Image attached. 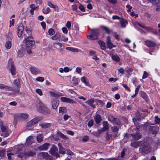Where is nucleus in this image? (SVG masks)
Returning <instances> with one entry per match:
<instances>
[{
	"label": "nucleus",
	"mask_w": 160,
	"mask_h": 160,
	"mask_svg": "<svg viewBox=\"0 0 160 160\" xmlns=\"http://www.w3.org/2000/svg\"><path fill=\"white\" fill-rule=\"evenodd\" d=\"M60 40L61 42L62 41L66 42L68 40V39L67 37H66L65 36H62V37H61Z\"/></svg>",
	"instance_id": "obj_56"
},
{
	"label": "nucleus",
	"mask_w": 160,
	"mask_h": 160,
	"mask_svg": "<svg viewBox=\"0 0 160 160\" xmlns=\"http://www.w3.org/2000/svg\"><path fill=\"white\" fill-rule=\"evenodd\" d=\"M94 120L95 121L97 124L99 123L101 120V117L100 115L98 114L96 115L95 116Z\"/></svg>",
	"instance_id": "obj_37"
},
{
	"label": "nucleus",
	"mask_w": 160,
	"mask_h": 160,
	"mask_svg": "<svg viewBox=\"0 0 160 160\" xmlns=\"http://www.w3.org/2000/svg\"><path fill=\"white\" fill-rule=\"evenodd\" d=\"M30 69L31 72L32 74L36 75L40 73V70L36 68L31 67Z\"/></svg>",
	"instance_id": "obj_17"
},
{
	"label": "nucleus",
	"mask_w": 160,
	"mask_h": 160,
	"mask_svg": "<svg viewBox=\"0 0 160 160\" xmlns=\"http://www.w3.org/2000/svg\"><path fill=\"white\" fill-rule=\"evenodd\" d=\"M40 112L42 113L48 114L50 113V111L49 109L47 107L44 106L42 109L41 111Z\"/></svg>",
	"instance_id": "obj_31"
},
{
	"label": "nucleus",
	"mask_w": 160,
	"mask_h": 160,
	"mask_svg": "<svg viewBox=\"0 0 160 160\" xmlns=\"http://www.w3.org/2000/svg\"><path fill=\"white\" fill-rule=\"evenodd\" d=\"M58 146L59 148V152L62 154L65 153V149L62 147L61 143H59L58 144Z\"/></svg>",
	"instance_id": "obj_28"
},
{
	"label": "nucleus",
	"mask_w": 160,
	"mask_h": 160,
	"mask_svg": "<svg viewBox=\"0 0 160 160\" xmlns=\"http://www.w3.org/2000/svg\"><path fill=\"white\" fill-rule=\"evenodd\" d=\"M106 43L108 47L110 49H111L113 47H116L115 45H113L111 42L110 38L109 36H108L107 37Z\"/></svg>",
	"instance_id": "obj_12"
},
{
	"label": "nucleus",
	"mask_w": 160,
	"mask_h": 160,
	"mask_svg": "<svg viewBox=\"0 0 160 160\" xmlns=\"http://www.w3.org/2000/svg\"><path fill=\"white\" fill-rule=\"evenodd\" d=\"M131 143V146L135 148H137L138 146H140L142 141H139L138 142L134 141V140L132 141Z\"/></svg>",
	"instance_id": "obj_18"
},
{
	"label": "nucleus",
	"mask_w": 160,
	"mask_h": 160,
	"mask_svg": "<svg viewBox=\"0 0 160 160\" xmlns=\"http://www.w3.org/2000/svg\"><path fill=\"white\" fill-rule=\"evenodd\" d=\"M81 81L84 83L85 85L87 86H89V84L88 82L87 81L86 78L84 77H83L81 78Z\"/></svg>",
	"instance_id": "obj_43"
},
{
	"label": "nucleus",
	"mask_w": 160,
	"mask_h": 160,
	"mask_svg": "<svg viewBox=\"0 0 160 160\" xmlns=\"http://www.w3.org/2000/svg\"><path fill=\"white\" fill-rule=\"evenodd\" d=\"M49 155L47 153L45 152H42L38 154V156L40 157V158H46L49 156Z\"/></svg>",
	"instance_id": "obj_29"
},
{
	"label": "nucleus",
	"mask_w": 160,
	"mask_h": 160,
	"mask_svg": "<svg viewBox=\"0 0 160 160\" xmlns=\"http://www.w3.org/2000/svg\"><path fill=\"white\" fill-rule=\"evenodd\" d=\"M58 151V149L56 146L53 145L50 149L49 152L52 155H54Z\"/></svg>",
	"instance_id": "obj_15"
},
{
	"label": "nucleus",
	"mask_w": 160,
	"mask_h": 160,
	"mask_svg": "<svg viewBox=\"0 0 160 160\" xmlns=\"http://www.w3.org/2000/svg\"><path fill=\"white\" fill-rule=\"evenodd\" d=\"M36 92L40 96L42 95V91L40 89H37L36 90Z\"/></svg>",
	"instance_id": "obj_61"
},
{
	"label": "nucleus",
	"mask_w": 160,
	"mask_h": 160,
	"mask_svg": "<svg viewBox=\"0 0 160 160\" xmlns=\"http://www.w3.org/2000/svg\"><path fill=\"white\" fill-rule=\"evenodd\" d=\"M80 81L79 79L78 78L73 77L71 81V83L74 85L76 86L78 84V82Z\"/></svg>",
	"instance_id": "obj_27"
},
{
	"label": "nucleus",
	"mask_w": 160,
	"mask_h": 160,
	"mask_svg": "<svg viewBox=\"0 0 160 160\" xmlns=\"http://www.w3.org/2000/svg\"><path fill=\"white\" fill-rule=\"evenodd\" d=\"M110 55H111V57L113 60L117 62H119L120 61V58L117 55H113L112 53L111 54H110Z\"/></svg>",
	"instance_id": "obj_41"
},
{
	"label": "nucleus",
	"mask_w": 160,
	"mask_h": 160,
	"mask_svg": "<svg viewBox=\"0 0 160 160\" xmlns=\"http://www.w3.org/2000/svg\"><path fill=\"white\" fill-rule=\"evenodd\" d=\"M42 119V117L39 116L35 117L27 123V126L28 127H32L40 121Z\"/></svg>",
	"instance_id": "obj_5"
},
{
	"label": "nucleus",
	"mask_w": 160,
	"mask_h": 160,
	"mask_svg": "<svg viewBox=\"0 0 160 160\" xmlns=\"http://www.w3.org/2000/svg\"><path fill=\"white\" fill-rule=\"evenodd\" d=\"M50 144L48 143H45L42 145L38 147L37 149L40 151L46 150L49 146Z\"/></svg>",
	"instance_id": "obj_8"
},
{
	"label": "nucleus",
	"mask_w": 160,
	"mask_h": 160,
	"mask_svg": "<svg viewBox=\"0 0 160 160\" xmlns=\"http://www.w3.org/2000/svg\"><path fill=\"white\" fill-rule=\"evenodd\" d=\"M18 117L19 118H20L23 119H27L28 118V115L27 114L22 113H21V114H19L18 115Z\"/></svg>",
	"instance_id": "obj_39"
},
{
	"label": "nucleus",
	"mask_w": 160,
	"mask_h": 160,
	"mask_svg": "<svg viewBox=\"0 0 160 160\" xmlns=\"http://www.w3.org/2000/svg\"><path fill=\"white\" fill-rule=\"evenodd\" d=\"M95 100L93 98L90 99L85 102L86 103L89 105L90 106L93 108H95V106L93 104Z\"/></svg>",
	"instance_id": "obj_14"
},
{
	"label": "nucleus",
	"mask_w": 160,
	"mask_h": 160,
	"mask_svg": "<svg viewBox=\"0 0 160 160\" xmlns=\"http://www.w3.org/2000/svg\"><path fill=\"white\" fill-rule=\"evenodd\" d=\"M43 139L42 134H38L37 137V140L38 142H42Z\"/></svg>",
	"instance_id": "obj_36"
},
{
	"label": "nucleus",
	"mask_w": 160,
	"mask_h": 160,
	"mask_svg": "<svg viewBox=\"0 0 160 160\" xmlns=\"http://www.w3.org/2000/svg\"><path fill=\"white\" fill-rule=\"evenodd\" d=\"M31 47H27L26 48V50L27 53L28 54H31L32 52V51L31 50Z\"/></svg>",
	"instance_id": "obj_59"
},
{
	"label": "nucleus",
	"mask_w": 160,
	"mask_h": 160,
	"mask_svg": "<svg viewBox=\"0 0 160 160\" xmlns=\"http://www.w3.org/2000/svg\"><path fill=\"white\" fill-rule=\"evenodd\" d=\"M13 84L17 87V88L14 89L13 88V92L14 94L17 93L19 94L20 88V84L19 79H16L13 81Z\"/></svg>",
	"instance_id": "obj_7"
},
{
	"label": "nucleus",
	"mask_w": 160,
	"mask_h": 160,
	"mask_svg": "<svg viewBox=\"0 0 160 160\" xmlns=\"http://www.w3.org/2000/svg\"><path fill=\"white\" fill-rule=\"evenodd\" d=\"M101 130H98L97 132H93L91 133L92 135L96 137H98L99 136L101 133Z\"/></svg>",
	"instance_id": "obj_42"
},
{
	"label": "nucleus",
	"mask_w": 160,
	"mask_h": 160,
	"mask_svg": "<svg viewBox=\"0 0 160 160\" xmlns=\"http://www.w3.org/2000/svg\"><path fill=\"white\" fill-rule=\"evenodd\" d=\"M12 131L10 130H8L7 131H5L4 132H2L1 133V136H3L4 137H7L9 136V135L11 133Z\"/></svg>",
	"instance_id": "obj_30"
},
{
	"label": "nucleus",
	"mask_w": 160,
	"mask_h": 160,
	"mask_svg": "<svg viewBox=\"0 0 160 160\" xmlns=\"http://www.w3.org/2000/svg\"><path fill=\"white\" fill-rule=\"evenodd\" d=\"M140 95L145 100L146 102H148V99L147 97V96L145 93L142 91L140 92Z\"/></svg>",
	"instance_id": "obj_40"
},
{
	"label": "nucleus",
	"mask_w": 160,
	"mask_h": 160,
	"mask_svg": "<svg viewBox=\"0 0 160 160\" xmlns=\"http://www.w3.org/2000/svg\"><path fill=\"white\" fill-rule=\"evenodd\" d=\"M39 125L42 128H46L50 127L51 126V123H40Z\"/></svg>",
	"instance_id": "obj_26"
},
{
	"label": "nucleus",
	"mask_w": 160,
	"mask_h": 160,
	"mask_svg": "<svg viewBox=\"0 0 160 160\" xmlns=\"http://www.w3.org/2000/svg\"><path fill=\"white\" fill-rule=\"evenodd\" d=\"M151 151L150 144L147 139H145L142 141L139 151L142 154H147Z\"/></svg>",
	"instance_id": "obj_1"
},
{
	"label": "nucleus",
	"mask_w": 160,
	"mask_h": 160,
	"mask_svg": "<svg viewBox=\"0 0 160 160\" xmlns=\"http://www.w3.org/2000/svg\"><path fill=\"white\" fill-rule=\"evenodd\" d=\"M72 8L73 11H76L77 12L78 8L76 5H72Z\"/></svg>",
	"instance_id": "obj_64"
},
{
	"label": "nucleus",
	"mask_w": 160,
	"mask_h": 160,
	"mask_svg": "<svg viewBox=\"0 0 160 160\" xmlns=\"http://www.w3.org/2000/svg\"><path fill=\"white\" fill-rule=\"evenodd\" d=\"M48 5L50 7L54 8V10L57 11V12H58L59 10V8L58 6L54 5L52 4L51 3V2H48Z\"/></svg>",
	"instance_id": "obj_34"
},
{
	"label": "nucleus",
	"mask_w": 160,
	"mask_h": 160,
	"mask_svg": "<svg viewBox=\"0 0 160 160\" xmlns=\"http://www.w3.org/2000/svg\"><path fill=\"white\" fill-rule=\"evenodd\" d=\"M1 129L2 132H4L5 131L9 130L8 127L4 126L3 124L2 121H1L0 124Z\"/></svg>",
	"instance_id": "obj_21"
},
{
	"label": "nucleus",
	"mask_w": 160,
	"mask_h": 160,
	"mask_svg": "<svg viewBox=\"0 0 160 160\" xmlns=\"http://www.w3.org/2000/svg\"><path fill=\"white\" fill-rule=\"evenodd\" d=\"M6 91H12L13 92V88L12 87H9L6 85L4 89Z\"/></svg>",
	"instance_id": "obj_52"
},
{
	"label": "nucleus",
	"mask_w": 160,
	"mask_h": 160,
	"mask_svg": "<svg viewBox=\"0 0 160 160\" xmlns=\"http://www.w3.org/2000/svg\"><path fill=\"white\" fill-rule=\"evenodd\" d=\"M55 44H56L60 46V50L61 51H62L65 48L64 46H63L62 44L61 43H60L59 42H57L53 43L54 45Z\"/></svg>",
	"instance_id": "obj_49"
},
{
	"label": "nucleus",
	"mask_w": 160,
	"mask_h": 160,
	"mask_svg": "<svg viewBox=\"0 0 160 160\" xmlns=\"http://www.w3.org/2000/svg\"><path fill=\"white\" fill-rule=\"evenodd\" d=\"M48 32L50 35H52L55 33L54 30L52 28L48 30Z\"/></svg>",
	"instance_id": "obj_54"
},
{
	"label": "nucleus",
	"mask_w": 160,
	"mask_h": 160,
	"mask_svg": "<svg viewBox=\"0 0 160 160\" xmlns=\"http://www.w3.org/2000/svg\"><path fill=\"white\" fill-rule=\"evenodd\" d=\"M146 45L148 47H152L155 46L156 44L153 42L148 40L145 42Z\"/></svg>",
	"instance_id": "obj_19"
},
{
	"label": "nucleus",
	"mask_w": 160,
	"mask_h": 160,
	"mask_svg": "<svg viewBox=\"0 0 160 160\" xmlns=\"http://www.w3.org/2000/svg\"><path fill=\"white\" fill-rule=\"evenodd\" d=\"M25 52L24 48L22 47L18 51L17 53V56L19 58L22 57L25 54Z\"/></svg>",
	"instance_id": "obj_10"
},
{
	"label": "nucleus",
	"mask_w": 160,
	"mask_h": 160,
	"mask_svg": "<svg viewBox=\"0 0 160 160\" xmlns=\"http://www.w3.org/2000/svg\"><path fill=\"white\" fill-rule=\"evenodd\" d=\"M112 135L111 134H109L108 132H107L106 133V138L107 140H109L112 139Z\"/></svg>",
	"instance_id": "obj_48"
},
{
	"label": "nucleus",
	"mask_w": 160,
	"mask_h": 160,
	"mask_svg": "<svg viewBox=\"0 0 160 160\" xmlns=\"http://www.w3.org/2000/svg\"><path fill=\"white\" fill-rule=\"evenodd\" d=\"M111 130L114 133H117L115 134L114 137H118V135H117V133L118 132L119 128L116 126H114L111 127Z\"/></svg>",
	"instance_id": "obj_32"
},
{
	"label": "nucleus",
	"mask_w": 160,
	"mask_h": 160,
	"mask_svg": "<svg viewBox=\"0 0 160 160\" xmlns=\"http://www.w3.org/2000/svg\"><path fill=\"white\" fill-rule=\"evenodd\" d=\"M113 123L118 125H119L120 123V122L119 120L117 118H115L114 122H112Z\"/></svg>",
	"instance_id": "obj_53"
},
{
	"label": "nucleus",
	"mask_w": 160,
	"mask_h": 160,
	"mask_svg": "<svg viewBox=\"0 0 160 160\" xmlns=\"http://www.w3.org/2000/svg\"><path fill=\"white\" fill-rule=\"evenodd\" d=\"M103 128H102L101 132H104L108 130V124L107 122H103Z\"/></svg>",
	"instance_id": "obj_20"
},
{
	"label": "nucleus",
	"mask_w": 160,
	"mask_h": 160,
	"mask_svg": "<svg viewBox=\"0 0 160 160\" xmlns=\"http://www.w3.org/2000/svg\"><path fill=\"white\" fill-rule=\"evenodd\" d=\"M58 135L60 136L61 138L64 139H68V137L65 135L64 134L62 133L61 132H58Z\"/></svg>",
	"instance_id": "obj_51"
},
{
	"label": "nucleus",
	"mask_w": 160,
	"mask_h": 160,
	"mask_svg": "<svg viewBox=\"0 0 160 160\" xmlns=\"http://www.w3.org/2000/svg\"><path fill=\"white\" fill-rule=\"evenodd\" d=\"M93 120L92 119H91L88 122V126L89 127L92 126L93 125Z\"/></svg>",
	"instance_id": "obj_60"
},
{
	"label": "nucleus",
	"mask_w": 160,
	"mask_h": 160,
	"mask_svg": "<svg viewBox=\"0 0 160 160\" xmlns=\"http://www.w3.org/2000/svg\"><path fill=\"white\" fill-rule=\"evenodd\" d=\"M133 138V139L132 140V141L134 140H138L140 138L142 137V135L139 133H136L135 134H131Z\"/></svg>",
	"instance_id": "obj_16"
},
{
	"label": "nucleus",
	"mask_w": 160,
	"mask_h": 160,
	"mask_svg": "<svg viewBox=\"0 0 160 160\" xmlns=\"http://www.w3.org/2000/svg\"><path fill=\"white\" fill-rule=\"evenodd\" d=\"M50 95L55 98H58L63 95L62 93L59 92H50Z\"/></svg>",
	"instance_id": "obj_22"
},
{
	"label": "nucleus",
	"mask_w": 160,
	"mask_h": 160,
	"mask_svg": "<svg viewBox=\"0 0 160 160\" xmlns=\"http://www.w3.org/2000/svg\"><path fill=\"white\" fill-rule=\"evenodd\" d=\"M25 37L24 40L26 42V45L27 47H31L32 46L34 43V41L33 40V38L30 36H28L24 34Z\"/></svg>",
	"instance_id": "obj_6"
},
{
	"label": "nucleus",
	"mask_w": 160,
	"mask_h": 160,
	"mask_svg": "<svg viewBox=\"0 0 160 160\" xmlns=\"http://www.w3.org/2000/svg\"><path fill=\"white\" fill-rule=\"evenodd\" d=\"M120 23L121 25V27L125 28L126 27V25L128 23V22L127 20L124 19H122L120 21Z\"/></svg>",
	"instance_id": "obj_33"
},
{
	"label": "nucleus",
	"mask_w": 160,
	"mask_h": 160,
	"mask_svg": "<svg viewBox=\"0 0 160 160\" xmlns=\"http://www.w3.org/2000/svg\"><path fill=\"white\" fill-rule=\"evenodd\" d=\"M66 49L73 52H78V49L72 47H67Z\"/></svg>",
	"instance_id": "obj_47"
},
{
	"label": "nucleus",
	"mask_w": 160,
	"mask_h": 160,
	"mask_svg": "<svg viewBox=\"0 0 160 160\" xmlns=\"http://www.w3.org/2000/svg\"><path fill=\"white\" fill-rule=\"evenodd\" d=\"M150 130L152 132V134L157 133L159 131V128L158 126H150L149 128Z\"/></svg>",
	"instance_id": "obj_13"
},
{
	"label": "nucleus",
	"mask_w": 160,
	"mask_h": 160,
	"mask_svg": "<svg viewBox=\"0 0 160 160\" xmlns=\"http://www.w3.org/2000/svg\"><path fill=\"white\" fill-rule=\"evenodd\" d=\"M67 109L65 107H60L59 108V113H63L66 112Z\"/></svg>",
	"instance_id": "obj_45"
},
{
	"label": "nucleus",
	"mask_w": 160,
	"mask_h": 160,
	"mask_svg": "<svg viewBox=\"0 0 160 160\" xmlns=\"http://www.w3.org/2000/svg\"><path fill=\"white\" fill-rule=\"evenodd\" d=\"M50 11V9L49 8H47L43 9L42 10L43 12L45 14H47L49 13Z\"/></svg>",
	"instance_id": "obj_50"
},
{
	"label": "nucleus",
	"mask_w": 160,
	"mask_h": 160,
	"mask_svg": "<svg viewBox=\"0 0 160 160\" xmlns=\"http://www.w3.org/2000/svg\"><path fill=\"white\" fill-rule=\"evenodd\" d=\"M115 118L112 115H109L108 116V120L112 122H114Z\"/></svg>",
	"instance_id": "obj_57"
},
{
	"label": "nucleus",
	"mask_w": 160,
	"mask_h": 160,
	"mask_svg": "<svg viewBox=\"0 0 160 160\" xmlns=\"http://www.w3.org/2000/svg\"><path fill=\"white\" fill-rule=\"evenodd\" d=\"M60 99L62 102L66 103H74L75 102L73 100L65 97H62Z\"/></svg>",
	"instance_id": "obj_11"
},
{
	"label": "nucleus",
	"mask_w": 160,
	"mask_h": 160,
	"mask_svg": "<svg viewBox=\"0 0 160 160\" xmlns=\"http://www.w3.org/2000/svg\"><path fill=\"white\" fill-rule=\"evenodd\" d=\"M61 38V35L59 33H57L54 35L51 38L52 40H56Z\"/></svg>",
	"instance_id": "obj_44"
},
{
	"label": "nucleus",
	"mask_w": 160,
	"mask_h": 160,
	"mask_svg": "<svg viewBox=\"0 0 160 160\" xmlns=\"http://www.w3.org/2000/svg\"><path fill=\"white\" fill-rule=\"evenodd\" d=\"M20 149L18 150L16 154H18V157L21 158L22 160L26 159L29 157H32L35 154V153L31 151H24L23 153H19Z\"/></svg>",
	"instance_id": "obj_2"
},
{
	"label": "nucleus",
	"mask_w": 160,
	"mask_h": 160,
	"mask_svg": "<svg viewBox=\"0 0 160 160\" xmlns=\"http://www.w3.org/2000/svg\"><path fill=\"white\" fill-rule=\"evenodd\" d=\"M102 50H105L106 48L105 43L102 41H99L98 42Z\"/></svg>",
	"instance_id": "obj_38"
},
{
	"label": "nucleus",
	"mask_w": 160,
	"mask_h": 160,
	"mask_svg": "<svg viewBox=\"0 0 160 160\" xmlns=\"http://www.w3.org/2000/svg\"><path fill=\"white\" fill-rule=\"evenodd\" d=\"M99 31L98 29H94L91 30L90 33L87 35V38L91 40H96L98 37Z\"/></svg>",
	"instance_id": "obj_3"
},
{
	"label": "nucleus",
	"mask_w": 160,
	"mask_h": 160,
	"mask_svg": "<svg viewBox=\"0 0 160 160\" xmlns=\"http://www.w3.org/2000/svg\"><path fill=\"white\" fill-rule=\"evenodd\" d=\"M8 67L10 70L11 73L12 75H14L16 74V69L14 66L13 60L10 58L8 62Z\"/></svg>",
	"instance_id": "obj_4"
},
{
	"label": "nucleus",
	"mask_w": 160,
	"mask_h": 160,
	"mask_svg": "<svg viewBox=\"0 0 160 160\" xmlns=\"http://www.w3.org/2000/svg\"><path fill=\"white\" fill-rule=\"evenodd\" d=\"M44 106V105L42 103L39 102L37 105V109L40 112Z\"/></svg>",
	"instance_id": "obj_24"
},
{
	"label": "nucleus",
	"mask_w": 160,
	"mask_h": 160,
	"mask_svg": "<svg viewBox=\"0 0 160 160\" xmlns=\"http://www.w3.org/2000/svg\"><path fill=\"white\" fill-rule=\"evenodd\" d=\"M101 28L107 34H110V30L107 27L105 26H102L101 27Z\"/></svg>",
	"instance_id": "obj_35"
},
{
	"label": "nucleus",
	"mask_w": 160,
	"mask_h": 160,
	"mask_svg": "<svg viewBox=\"0 0 160 160\" xmlns=\"http://www.w3.org/2000/svg\"><path fill=\"white\" fill-rule=\"evenodd\" d=\"M24 27L23 25L21 24L20 25L18 28V36L20 37L21 36L23 31L24 30Z\"/></svg>",
	"instance_id": "obj_9"
},
{
	"label": "nucleus",
	"mask_w": 160,
	"mask_h": 160,
	"mask_svg": "<svg viewBox=\"0 0 160 160\" xmlns=\"http://www.w3.org/2000/svg\"><path fill=\"white\" fill-rule=\"evenodd\" d=\"M149 75V74L146 71H144L143 73V75L142 77V79H145L147 78Z\"/></svg>",
	"instance_id": "obj_63"
},
{
	"label": "nucleus",
	"mask_w": 160,
	"mask_h": 160,
	"mask_svg": "<svg viewBox=\"0 0 160 160\" xmlns=\"http://www.w3.org/2000/svg\"><path fill=\"white\" fill-rule=\"evenodd\" d=\"M36 80L37 81L43 82L44 80V78L43 77H38L36 78Z\"/></svg>",
	"instance_id": "obj_62"
},
{
	"label": "nucleus",
	"mask_w": 160,
	"mask_h": 160,
	"mask_svg": "<svg viewBox=\"0 0 160 160\" xmlns=\"http://www.w3.org/2000/svg\"><path fill=\"white\" fill-rule=\"evenodd\" d=\"M5 150H1L0 151V156L2 157H4L5 156Z\"/></svg>",
	"instance_id": "obj_55"
},
{
	"label": "nucleus",
	"mask_w": 160,
	"mask_h": 160,
	"mask_svg": "<svg viewBox=\"0 0 160 160\" xmlns=\"http://www.w3.org/2000/svg\"><path fill=\"white\" fill-rule=\"evenodd\" d=\"M33 137L32 136H30L27 139L26 143L27 145H30L33 142Z\"/></svg>",
	"instance_id": "obj_25"
},
{
	"label": "nucleus",
	"mask_w": 160,
	"mask_h": 160,
	"mask_svg": "<svg viewBox=\"0 0 160 160\" xmlns=\"http://www.w3.org/2000/svg\"><path fill=\"white\" fill-rule=\"evenodd\" d=\"M11 42L9 41H7L5 45V47L7 49H10L11 47Z\"/></svg>",
	"instance_id": "obj_46"
},
{
	"label": "nucleus",
	"mask_w": 160,
	"mask_h": 160,
	"mask_svg": "<svg viewBox=\"0 0 160 160\" xmlns=\"http://www.w3.org/2000/svg\"><path fill=\"white\" fill-rule=\"evenodd\" d=\"M155 122L157 124H160V118H159L157 116L155 117Z\"/></svg>",
	"instance_id": "obj_58"
},
{
	"label": "nucleus",
	"mask_w": 160,
	"mask_h": 160,
	"mask_svg": "<svg viewBox=\"0 0 160 160\" xmlns=\"http://www.w3.org/2000/svg\"><path fill=\"white\" fill-rule=\"evenodd\" d=\"M59 105V102L56 100H53L52 102V105L53 109H56Z\"/></svg>",
	"instance_id": "obj_23"
}]
</instances>
